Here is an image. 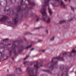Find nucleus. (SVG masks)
Instances as JSON below:
<instances>
[{"instance_id":"33","label":"nucleus","mask_w":76,"mask_h":76,"mask_svg":"<svg viewBox=\"0 0 76 76\" xmlns=\"http://www.w3.org/2000/svg\"><path fill=\"white\" fill-rule=\"evenodd\" d=\"M46 33L47 34H48V30H46Z\"/></svg>"},{"instance_id":"6","label":"nucleus","mask_w":76,"mask_h":76,"mask_svg":"<svg viewBox=\"0 0 76 76\" xmlns=\"http://www.w3.org/2000/svg\"><path fill=\"white\" fill-rule=\"evenodd\" d=\"M16 70L18 74L20 75V74L22 73V70L21 68H16Z\"/></svg>"},{"instance_id":"5","label":"nucleus","mask_w":76,"mask_h":76,"mask_svg":"<svg viewBox=\"0 0 76 76\" xmlns=\"http://www.w3.org/2000/svg\"><path fill=\"white\" fill-rule=\"evenodd\" d=\"M19 18L18 17L15 18L14 20V24H11V25H12V27H14L15 26H14V25L15 26L17 25V23H18V21H19Z\"/></svg>"},{"instance_id":"44","label":"nucleus","mask_w":76,"mask_h":76,"mask_svg":"<svg viewBox=\"0 0 76 76\" xmlns=\"http://www.w3.org/2000/svg\"><path fill=\"white\" fill-rule=\"evenodd\" d=\"M8 70H7V72H8Z\"/></svg>"},{"instance_id":"40","label":"nucleus","mask_w":76,"mask_h":76,"mask_svg":"<svg viewBox=\"0 0 76 76\" xmlns=\"http://www.w3.org/2000/svg\"><path fill=\"white\" fill-rule=\"evenodd\" d=\"M20 42H22V40H21V41H20Z\"/></svg>"},{"instance_id":"24","label":"nucleus","mask_w":76,"mask_h":76,"mask_svg":"<svg viewBox=\"0 0 76 76\" xmlns=\"http://www.w3.org/2000/svg\"><path fill=\"white\" fill-rule=\"evenodd\" d=\"M40 76H47V75H46L45 74H44L41 75H40Z\"/></svg>"},{"instance_id":"11","label":"nucleus","mask_w":76,"mask_h":76,"mask_svg":"<svg viewBox=\"0 0 76 76\" xmlns=\"http://www.w3.org/2000/svg\"><path fill=\"white\" fill-rule=\"evenodd\" d=\"M43 71H44V72H47L48 73H50V75H51V72L48 69L43 70Z\"/></svg>"},{"instance_id":"23","label":"nucleus","mask_w":76,"mask_h":76,"mask_svg":"<svg viewBox=\"0 0 76 76\" xmlns=\"http://www.w3.org/2000/svg\"><path fill=\"white\" fill-rule=\"evenodd\" d=\"M71 8L72 9V10H73V12H74V8L72 7V6H71Z\"/></svg>"},{"instance_id":"41","label":"nucleus","mask_w":76,"mask_h":76,"mask_svg":"<svg viewBox=\"0 0 76 76\" xmlns=\"http://www.w3.org/2000/svg\"><path fill=\"white\" fill-rule=\"evenodd\" d=\"M69 2H70V0H69Z\"/></svg>"},{"instance_id":"37","label":"nucleus","mask_w":76,"mask_h":76,"mask_svg":"<svg viewBox=\"0 0 76 76\" xmlns=\"http://www.w3.org/2000/svg\"><path fill=\"white\" fill-rule=\"evenodd\" d=\"M51 4H52L53 6H55L54 5V4H52V3H51Z\"/></svg>"},{"instance_id":"29","label":"nucleus","mask_w":76,"mask_h":76,"mask_svg":"<svg viewBox=\"0 0 76 76\" xmlns=\"http://www.w3.org/2000/svg\"><path fill=\"white\" fill-rule=\"evenodd\" d=\"M7 22L8 23H9L10 24V23H11V22L9 21H7Z\"/></svg>"},{"instance_id":"14","label":"nucleus","mask_w":76,"mask_h":76,"mask_svg":"<svg viewBox=\"0 0 76 76\" xmlns=\"http://www.w3.org/2000/svg\"><path fill=\"white\" fill-rule=\"evenodd\" d=\"M60 69L62 70H63L64 69V65H61V66H60Z\"/></svg>"},{"instance_id":"43","label":"nucleus","mask_w":76,"mask_h":76,"mask_svg":"<svg viewBox=\"0 0 76 76\" xmlns=\"http://www.w3.org/2000/svg\"><path fill=\"white\" fill-rule=\"evenodd\" d=\"M0 54L1 55V53H0Z\"/></svg>"},{"instance_id":"18","label":"nucleus","mask_w":76,"mask_h":76,"mask_svg":"<svg viewBox=\"0 0 76 76\" xmlns=\"http://www.w3.org/2000/svg\"><path fill=\"white\" fill-rule=\"evenodd\" d=\"M31 47H32V45H31L30 46H29L27 47L26 48V49H28V48H31Z\"/></svg>"},{"instance_id":"38","label":"nucleus","mask_w":76,"mask_h":76,"mask_svg":"<svg viewBox=\"0 0 76 76\" xmlns=\"http://www.w3.org/2000/svg\"><path fill=\"white\" fill-rule=\"evenodd\" d=\"M24 5H26V6H27V4L25 3V4H24Z\"/></svg>"},{"instance_id":"48","label":"nucleus","mask_w":76,"mask_h":76,"mask_svg":"<svg viewBox=\"0 0 76 76\" xmlns=\"http://www.w3.org/2000/svg\"><path fill=\"white\" fill-rule=\"evenodd\" d=\"M4 43V44L5 43Z\"/></svg>"},{"instance_id":"17","label":"nucleus","mask_w":76,"mask_h":76,"mask_svg":"<svg viewBox=\"0 0 76 76\" xmlns=\"http://www.w3.org/2000/svg\"><path fill=\"white\" fill-rule=\"evenodd\" d=\"M54 37H53L50 39V41H54Z\"/></svg>"},{"instance_id":"32","label":"nucleus","mask_w":76,"mask_h":76,"mask_svg":"<svg viewBox=\"0 0 76 76\" xmlns=\"http://www.w3.org/2000/svg\"><path fill=\"white\" fill-rule=\"evenodd\" d=\"M73 20V19L71 18V20H70L69 21V22H70V21H71V20Z\"/></svg>"},{"instance_id":"34","label":"nucleus","mask_w":76,"mask_h":76,"mask_svg":"<svg viewBox=\"0 0 76 76\" xmlns=\"http://www.w3.org/2000/svg\"><path fill=\"white\" fill-rule=\"evenodd\" d=\"M32 9V8L30 7V8H29L28 9Z\"/></svg>"},{"instance_id":"21","label":"nucleus","mask_w":76,"mask_h":76,"mask_svg":"<svg viewBox=\"0 0 76 76\" xmlns=\"http://www.w3.org/2000/svg\"><path fill=\"white\" fill-rule=\"evenodd\" d=\"M9 40V39H3V41H8Z\"/></svg>"},{"instance_id":"7","label":"nucleus","mask_w":76,"mask_h":76,"mask_svg":"<svg viewBox=\"0 0 76 76\" xmlns=\"http://www.w3.org/2000/svg\"><path fill=\"white\" fill-rule=\"evenodd\" d=\"M24 64L25 65H28V66H32L33 64V63L32 62H30L28 61H27L25 62H23Z\"/></svg>"},{"instance_id":"19","label":"nucleus","mask_w":76,"mask_h":76,"mask_svg":"<svg viewBox=\"0 0 76 76\" xmlns=\"http://www.w3.org/2000/svg\"><path fill=\"white\" fill-rule=\"evenodd\" d=\"M28 57H29L28 56H26V57L25 58H24L23 59V60H26V58H28Z\"/></svg>"},{"instance_id":"28","label":"nucleus","mask_w":76,"mask_h":76,"mask_svg":"<svg viewBox=\"0 0 76 76\" xmlns=\"http://www.w3.org/2000/svg\"><path fill=\"white\" fill-rule=\"evenodd\" d=\"M39 28H40V27H37V28H36V29H39Z\"/></svg>"},{"instance_id":"13","label":"nucleus","mask_w":76,"mask_h":76,"mask_svg":"<svg viewBox=\"0 0 76 76\" xmlns=\"http://www.w3.org/2000/svg\"><path fill=\"white\" fill-rule=\"evenodd\" d=\"M35 17L37 19V22H38V21H39V17L36 15L35 16Z\"/></svg>"},{"instance_id":"15","label":"nucleus","mask_w":76,"mask_h":76,"mask_svg":"<svg viewBox=\"0 0 76 76\" xmlns=\"http://www.w3.org/2000/svg\"><path fill=\"white\" fill-rule=\"evenodd\" d=\"M10 45V43H8V44L6 45V44H4L3 43L1 44H0V45H4V46H7V45Z\"/></svg>"},{"instance_id":"45","label":"nucleus","mask_w":76,"mask_h":76,"mask_svg":"<svg viewBox=\"0 0 76 76\" xmlns=\"http://www.w3.org/2000/svg\"><path fill=\"white\" fill-rule=\"evenodd\" d=\"M5 7H6V6H5Z\"/></svg>"},{"instance_id":"25","label":"nucleus","mask_w":76,"mask_h":76,"mask_svg":"<svg viewBox=\"0 0 76 76\" xmlns=\"http://www.w3.org/2000/svg\"><path fill=\"white\" fill-rule=\"evenodd\" d=\"M42 51L43 52V53H44L45 51V50H42Z\"/></svg>"},{"instance_id":"1","label":"nucleus","mask_w":76,"mask_h":76,"mask_svg":"<svg viewBox=\"0 0 76 76\" xmlns=\"http://www.w3.org/2000/svg\"><path fill=\"white\" fill-rule=\"evenodd\" d=\"M74 53V56H76V50L73 49L72 52H65L62 55L60 54V56L56 57H53V58L52 59V70L54 69V66H56L57 67H55V68L56 69L58 67V65H57V63L58 61H56V60H61V61H64V57L67 56V57H72V53Z\"/></svg>"},{"instance_id":"3","label":"nucleus","mask_w":76,"mask_h":76,"mask_svg":"<svg viewBox=\"0 0 76 76\" xmlns=\"http://www.w3.org/2000/svg\"><path fill=\"white\" fill-rule=\"evenodd\" d=\"M17 48L18 50V52H21V51H22V49L23 48V47L21 46V48L19 49L20 48L19 47L16 45L15 44H14L12 45L11 50L13 51L14 54H15V55H16L17 54V53H16V50Z\"/></svg>"},{"instance_id":"30","label":"nucleus","mask_w":76,"mask_h":76,"mask_svg":"<svg viewBox=\"0 0 76 76\" xmlns=\"http://www.w3.org/2000/svg\"><path fill=\"white\" fill-rule=\"evenodd\" d=\"M27 9H28V8H26V9L24 10V11H26Z\"/></svg>"},{"instance_id":"31","label":"nucleus","mask_w":76,"mask_h":76,"mask_svg":"<svg viewBox=\"0 0 76 76\" xmlns=\"http://www.w3.org/2000/svg\"><path fill=\"white\" fill-rule=\"evenodd\" d=\"M34 50V48H32L31 50V51H32Z\"/></svg>"},{"instance_id":"35","label":"nucleus","mask_w":76,"mask_h":76,"mask_svg":"<svg viewBox=\"0 0 76 76\" xmlns=\"http://www.w3.org/2000/svg\"><path fill=\"white\" fill-rule=\"evenodd\" d=\"M12 60H14V59H15L14 58H12Z\"/></svg>"},{"instance_id":"2","label":"nucleus","mask_w":76,"mask_h":76,"mask_svg":"<svg viewBox=\"0 0 76 76\" xmlns=\"http://www.w3.org/2000/svg\"><path fill=\"white\" fill-rule=\"evenodd\" d=\"M42 61H41L40 62L39 64H38V62H35L34 63H36V64H35L34 66L35 68L37 69H36L35 72H34L35 69L31 70V68L30 67H28L27 68V69L26 71L27 72H29L30 73L29 76H38V75L39 73V72H38V68L40 67H43L42 65Z\"/></svg>"},{"instance_id":"42","label":"nucleus","mask_w":76,"mask_h":76,"mask_svg":"<svg viewBox=\"0 0 76 76\" xmlns=\"http://www.w3.org/2000/svg\"><path fill=\"white\" fill-rule=\"evenodd\" d=\"M64 1H67V0H64Z\"/></svg>"},{"instance_id":"27","label":"nucleus","mask_w":76,"mask_h":76,"mask_svg":"<svg viewBox=\"0 0 76 76\" xmlns=\"http://www.w3.org/2000/svg\"><path fill=\"white\" fill-rule=\"evenodd\" d=\"M42 41L41 40H39L38 41V42H42Z\"/></svg>"},{"instance_id":"47","label":"nucleus","mask_w":76,"mask_h":76,"mask_svg":"<svg viewBox=\"0 0 76 76\" xmlns=\"http://www.w3.org/2000/svg\"><path fill=\"white\" fill-rule=\"evenodd\" d=\"M12 0H10V1H11Z\"/></svg>"},{"instance_id":"20","label":"nucleus","mask_w":76,"mask_h":76,"mask_svg":"<svg viewBox=\"0 0 76 76\" xmlns=\"http://www.w3.org/2000/svg\"><path fill=\"white\" fill-rule=\"evenodd\" d=\"M4 1L5 2V3L4 4V5H6L7 4V1L6 0H4Z\"/></svg>"},{"instance_id":"16","label":"nucleus","mask_w":76,"mask_h":76,"mask_svg":"<svg viewBox=\"0 0 76 76\" xmlns=\"http://www.w3.org/2000/svg\"><path fill=\"white\" fill-rule=\"evenodd\" d=\"M66 22V21L65 20H61L60 21L59 23H60V24H61V23H65Z\"/></svg>"},{"instance_id":"9","label":"nucleus","mask_w":76,"mask_h":76,"mask_svg":"<svg viewBox=\"0 0 76 76\" xmlns=\"http://www.w3.org/2000/svg\"><path fill=\"white\" fill-rule=\"evenodd\" d=\"M27 1L28 2L29 4L31 5V6H35L36 5L35 3L34 2H31L29 0H27Z\"/></svg>"},{"instance_id":"8","label":"nucleus","mask_w":76,"mask_h":76,"mask_svg":"<svg viewBox=\"0 0 76 76\" xmlns=\"http://www.w3.org/2000/svg\"><path fill=\"white\" fill-rule=\"evenodd\" d=\"M4 11H7L8 12V13H10V14H11V15H13L14 14V12L13 11V10H12L11 9H9L8 10L5 9L4 10Z\"/></svg>"},{"instance_id":"4","label":"nucleus","mask_w":76,"mask_h":76,"mask_svg":"<svg viewBox=\"0 0 76 76\" xmlns=\"http://www.w3.org/2000/svg\"><path fill=\"white\" fill-rule=\"evenodd\" d=\"M7 17L4 15H2L0 18V22H4L6 20H7Z\"/></svg>"},{"instance_id":"36","label":"nucleus","mask_w":76,"mask_h":76,"mask_svg":"<svg viewBox=\"0 0 76 76\" xmlns=\"http://www.w3.org/2000/svg\"><path fill=\"white\" fill-rule=\"evenodd\" d=\"M1 57H4V55H1Z\"/></svg>"},{"instance_id":"46","label":"nucleus","mask_w":76,"mask_h":76,"mask_svg":"<svg viewBox=\"0 0 76 76\" xmlns=\"http://www.w3.org/2000/svg\"><path fill=\"white\" fill-rule=\"evenodd\" d=\"M32 15H33V13H32Z\"/></svg>"},{"instance_id":"22","label":"nucleus","mask_w":76,"mask_h":76,"mask_svg":"<svg viewBox=\"0 0 76 76\" xmlns=\"http://www.w3.org/2000/svg\"><path fill=\"white\" fill-rule=\"evenodd\" d=\"M23 2V0H21V5H22V3Z\"/></svg>"},{"instance_id":"10","label":"nucleus","mask_w":76,"mask_h":76,"mask_svg":"<svg viewBox=\"0 0 76 76\" xmlns=\"http://www.w3.org/2000/svg\"><path fill=\"white\" fill-rule=\"evenodd\" d=\"M61 7H64V8H66V5H65V4H64V3L63 2L62 0H61Z\"/></svg>"},{"instance_id":"26","label":"nucleus","mask_w":76,"mask_h":76,"mask_svg":"<svg viewBox=\"0 0 76 76\" xmlns=\"http://www.w3.org/2000/svg\"><path fill=\"white\" fill-rule=\"evenodd\" d=\"M74 72V69H73L72 71H71L70 72V73H72V72Z\"/></svg>"},{"instance_id":"39","label":"nucleus","mask_w":76,"mask_h":76,"mask_svg":"<svg viewBox=\"0 0 76 76\" xmlns=\"http://www.w3.org/2000/svg\"><path fill=\"white\" fill-rule=\"evenodd\" d=\"M24 40H26V39L25 38H24Z\"/></svg>"},{"instance_id":"12","label":"nucleus","mask_w":76,"mask_h":76,"mask_svg":"<svg viewBox=\"0 0 76 76\" xmlns=\"http://www.w3.org/2000/svg\"><path fill=\"white\" fill-rule=\"evenodd\" d=\"M6 48H4V47L3 46H1L0 47V50H5V49ZM3 50L2 51H0V52H1V53H2V52H3Z\"/></svg>"}]
</instances>
